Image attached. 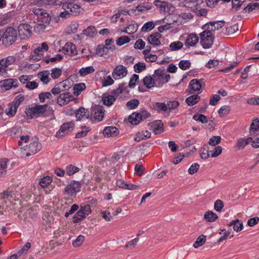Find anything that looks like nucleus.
Listing matches in <instances>:
<instances>
[{
    "label": "nucleus",
    "instance_id": "a18cd8bd",
    "mask_svg": "<svg viewBox=\"0 0 259 259\" xmlns=\"http://www.w3.org/2000/svg\"><path fill=\"white\" fill-rule=\"evenodd\" d=\"M52 178L50 176L44 177L39 182L40 186L43 188L47 187L52 182Z\"/></svg>",
    "mask_w": 259,
    "mask_h": 259
},
{
    "label": "nucleus",
    "instance_id": "0e129e2a",
    "mask_svg": "<svg viewBox=\"0 0 259 259\" xmlns=\"http://www.w3.org/2000/svg\"><path fill=\"white\" fill-rule=\"evenodd\" d=\"M222 138L220 136H213L209 140L208 144L210 146H215L221 141Z\"/></svg>",
    "mask_w": 259,
    "mask_h": 259
},
{
    "label": "nucleus",
    "instance_id": "6e6d98bb",
    "mask_svg": "<svg viewBox=\"0 0 259 259\" xmlns=\"http://www.w3.org/2000/svg\"><path fill=\"white\" fill-rule=\"evenodd\" d=\"M24 100V97L23 95L20 94L17 96L13 101L11 103L16 108H18L20 106V104L23 102Z\"/></svg>",
    "mask_w": 259,
    "mask_h": 259
},
{
    "label": "nucleus",
    "instance_id": "2f4dec72",
    "mask_svg": "<svg viewBox=\"0 0 259 259\" xmlns=\"http://www.w3.org/2000/svg\"><path fill=\"white\" fill-rule=\"evenodd\" d=\"M200 100V96L198 94L193 95L187 98L185 100L186 104L188 106H193L197 104Z\"/></svg>",
    "mask_w": 259,
    "mask_h": 259
},
{
    "label": "nucleus",
    "instance_id": "69168bd1",
    "mask_svg": "<svg viewBox=\"0 0 259 259\" xmlns=\"http://www.w3.org/2000/svg\"><path fill=\"white\" fill-rule=\"evenodd\" d=\"M146 65L144 63L138 62L134 65V71L137 73H140L146 69Z\"/></svg>",
    "mask_w": 259,
    "mask_h": 259
},
{
    "label": "nucleus",
    "instance_id": "603ef678",
    "mask_svg": "<svg viewBox=\"0 0 259 259\" xmlns=\"http://www.w3.org/2000/svg\"><path fill=\"white\" fill-rule=\"evenodd\" d=\"M114 43L113 38L107 39L105 40L104 46L109 51L113 52L115 50V46Z\"/></svg>",
    "mask_w": 259,
    "mask_h": 259
},
{
    "label": "nucleus",
    "instance_id": "ddd939ff",
    "mask_svg": "<svg viewBox=\"0 0 259 259\" xmlns=\"http://www.w3.org/2000/svg\"><path fill=\"white\" fill-rule=\"evenodd\" d=\"M127 70L125 67L120 65L117 66L112 72L113 77L115 79H121L127 74Z\"/></svg>",
    "mask_w": 259,
    "mask_h": 259
},
{
    "label": "nucleus",
    "instance_id": "e2e57ef3",
    "mask_svg": "<svg viewBox=\"0 0 259 259\" xmlns=\"http://www.w3.org/2000/svg\"><path fill=\"white\" fill-rule=\"evenodd\" d=\"M192 11L194 12L196 15L198 16H206L207 14V10L206 9H198L197 6L194 7L192 9Z\"/></svg>",
    "mask_w": 259,
    "mask_h": 259
},
{
    "label": "nucleus",
    "instance_id": "c85d7f7f",
    "mask_svg": "<svg viewBox=\"0 0 259 259\" xmlns=\"http://www.w3.org/2000/svg\"><path fill=\"white\" fill-rule=\"evenodd\" d=\"M228 226H233V229L235 231L239 232L241 231L243 228V225L242 222L239 219L234 220L229 224H228Z\"/></svg>",
    "mask_w": 259,
    "mask_h": 259
},
{
    "label": "nucleus",
    "instance_id": "9b49d317",
    "mask_svg": "<svg viewBox=\"0 0 259 259\" xmlns=\"http://www.w3.org/2000/svg\"><path fill=\"white\" fill-rule=\"evenodd\" d=\"M164 77V69H157L154 71L153 77L155 80V87L160 88L165 83Z\"/></svg>",
    "mask_w": 259,
    "mask_h": 259
},
{
    "label": "nucleus",
    "instance_id": "37998d69",
    "mask_svg": "<svg viewBox=\"0 0 259 259\" xmlns=\"http://www.w3.org/2000/svg\"><path fill=\"white\" fill-rule=\"evenodd\" d=\"M18 108L13 106L12 103H10L8 104V108L6 110V114L9 117H13L16 114Z\"/></svg>",
    "mask_w": 259,
    "mask_h": 259
},
{
    "label": "nucleus",
    "instance_id": "39448f33",
    "mask_svg": "<svg viewBox=\"0 0 259 259\" xmlns=\"http://www.w3.org/2000/svg\"><path fill=\"white\" fill-rule=\"evenodd\" d=\"M76 0H65L63 3V8L67 9L70 15L76 16L80 14L82 9L80 5L75 3Z\"/></svg>",
    "mask_w": 259,
    "mask_h": 259
},
{
    "label": "nucleus",
    "instance_id": "393cba45",
    "mask_svg": "<svg viewBox=\"0 0 259 259\" xmlns=\"http://www.w3.org/2000/svg\"><path fill=\"white\" fill-rule=\"evenodd\" d=\"M198 41L199 38L197 35L195 33H191L188 36L185 42V45L188 48L194 47Z\"/></svg>",
    "mask_w": 259,
    "mask_h": 259
},
{
    "label": "nucleus",
    "instance_id": "c9c22d12",
    "mask_svg": "<svg viewBox=\"0 0 259 259\" xmlns=\"http://www.w3.org/2000/svg\"><path fill=\"white\" fill-rule=\"evenodd\" d=\"M116 98L113 95H104L103 97V102L104 105L110 106L115 101Z\"/></svg>",
    "mask_w": 259,
    "mask_h": 259
},
{
    "label": "nucleus",
    "instance_id": "412c9836",
    "mask_svg": "<svg viewBox=\"0 0 259 259\" xmlns=\"http://www.w3.org/2000/svg\"><path fill=\"white\" fill-rule=\"evenodd\" d=\"M161 35L159 32H155L150 35L147 40L150 45L154 46H158L161 44L160 38Z\"/></svg>",
    "mask_w": 259,
    "mask_h": 259
},
{
    "label": "nucleus",
    "instance_id": "de8ad7c7",
    "mask_svg": "<svg viewBox=\"0 0 259 259\" xmlns=\"http://www.w3.org/2000/svg\"><path fill=\"white\" fill-rule=\"evenodd\" d=\"M205 241L206 236L205 235H201L197 238L193 246L194 248H197L203 245L205 242Z\"/></svg>",
    "mask_w": 259,
    "mask_h": 259
},
{
    "label": "nucleus",
    "instance_id": "f704fd0d",
    "mask_svg": "<svg viewBox=\"0 0 259 259\" xmlns=\"http://www.w3.org/2000/svg\"><path fill=\"white\" fill-rule=\"evenodd\" d=\"M129 121L133 125H137L142 120L139 113H133L128 117Z\"/></svg>",
    "mask_w": 259,
    "mask_h": 259
},
{
    "label": "nucleus",
    "instance_id": "a211bd4d",
    "mask_svg": "<svg viewBox=\"0 0 259 259\" xmlns=\"http://www.w3.org/2000/svg\"><path fill=\"white\" fill-rule=\"evenodd\" d=\"M62 52L67 55H75L77 54L76 46L72 42H67L62 48Z\"/></svg>",
    "mask_w": 259,
    "mask_h": 259
},
{
    "label": "nucleus",
    "instance_id": "5fc2aeb1",
    "mask_svg": "<svg viewBox=\"0 0 259 259\" xmlns=\"http://www.w3.org/2000/svg\"><path fill=\"white\" fill-rule=\"evenodd\" d=\"M151 8V5L148 3H143L136 7V10L139 12H143L150 10Z\"/></svg>",
    "mask_w": 259,
    "mask_h": 259
},
{
    "label": "nucleus",
    "instance_id": "423d86ee",
    "mask_svg": "<svg viewBox=\"0 0 259 259\" xmlns=\"http://www.w3.org/2000/svg\"><path fill=\"white\" fill-rule=\"evenodd\" d=\"M203 79H198L196 78L192 79L189 83L188 88L186 92L190 94L196 93L199 94L202 93V82Z\"/></svg>",
    "mask_w": 259,
    "mask_h": 259
},
{
    "label": "nucleus",
    "instance_id": "13d9d810",
    "mask_svg": "<svg viewBox=\"0 0 259 259\" xmlns=\"http://www.w3.org/2000/svg\"><path fill=\"white\" fill-rule=\"evenodd\" d=\"M108 50L106 49L104 45H99L96 50V53L100 56H103L108 53Z\"/></svg>",
    "mask_w": 259,
    "mask_h": 259
},
{
    "label": "nucleus",
    "instance_id": "f257e3e1",
    "mask_svg": "<svg viewBox=\"0 0 259 259\" xmlns=\"http://www.w3.org/2000/svg\"><path fill=\"white\" fill-rule=\"evenodd\" d=\"M16 61V57L13 56H9L0 60V76H9L8 71L13 69Z\"/></svg>",
    "mask_w": 259,
    "mask_h": 259
},
{
    "label": "nucleus",
    "instance_id": "3c124183",
    "mask_svg": "<svg viewBox=\"0 0 259 259\" xmlns=\"http://www.w3.org/2000/svg\"><path fill=\"white\" fill-rule=\"evenodd\" d=\"M140 102L138 99H132L128 101L126 106L128 109L133 110L136 109L139 105Z\"/></svg>",
    "mask_w": 259,
    "mask_h": 259
},
{
    "label": "nucleus",
    "instance_id": "338daca9",
    "mask_svg": "<svg viewBox=\"0 0 259 259\" xmlns=\"http://www.w3.org/2000/svg\"><path fill=\"white\" fill-rule=\"evenodd\" d=\"M131 40L130 38L127 36H122L116 40V44L121 46L125 44L128 43Z\"/></svg>",
    "mask_w": 259,
    "mask_h": 259
},
{
    "label": "nucleus",
    "instance_id": "a19ab883",
    "mask_svg": "<svg viewBox=\"0 0 259 259\" xmlns=\"http://www.w3.org/2000/svg\"><path fill=\"white\" fill-rule=\"evenodd\" d=\"M86 217V215L79 210L73 217L72 222L73 223H79L83 220Z\"/></svg>",
    "mask_w": 259,
    "mask_h": 259
},
{
    "label": "nucleus",
    "instance_id": "bb28decb",
    "mask_svg": "<svg viewBox=\"0 0 259 259\" xmlns=\"http://www.w3.org/2000/svg\"><path fill=\"white\" fill-rule=\"evenodd\" d=\"M151 108L154 110L156 111L158 113H160L161 112H166L167 111V108H166V105L165 103H152Z\"/></svg>",
    "mask_w": 259,
    "mask_h": 259
},
{
    "label": "nucleus",
    "instance_id": "58836bf2",
    "mask_svg": "<svg viewBox=\"0 0 259 259\" xmlns=\"http://www.w3.org/2000/svg\"><path fill=\"white\" fill-rule=\"evenodd\" d=\"M153 131L156 134L163 132V123L161 120H156L153 123Z\"/></svg>",
    "mask_w": 259,
    "mask_h": 259
},
{
    "label": "nucleus",
    "instance_id": "e433bc0d",
    "mask_svg": "<svg viewBox=\"0 0 259 259\" xmlns=\"http://www.w3.org/2000/svg\"><path fill=\"white\" fill-rule=\"evenodd\" d=\"M199 5L198 0H184L183 2V6L192 9L194 7H197Z\"/></svg>",
    "mask_w": 259,
    "mask_h": 259
},
{
    "label": "nucleus",
    "instance_id": "72a5a7b5",
    "mask_svg": "<svg viewBox=\"0 0 259 259\" xmlns=\"http://www.w3.org/2000/svg\"><path fill=\"white\" fill-rule=\"evenodd\" d=\"M95 70L93 66L82 67L79 71V74L80 76H85L88 74L93 73Z\"/></svg>",
    "mask_w": 259,
    "mask_h": 259
},
{
    "label": "nucleus",
    "instance_id": "4c0bfd02",
    "mask_svg": "<svg viewBox=\"0 0 259 259\" xmlns=\"http://www.w3.org/2000/svg\"><path fill=\"white\" fill-rule=\"evenodd\" d=\"M144 85L149 89L155 87V80L153 77L146 76L143 79Z\"/></svg>",
    "mask_w": 259,
    "mask_h": 259
},
{
    "label": "nucleus",
    "instance_id": "6ab92c4d",
    "mask_svg": "<svg viewBox=\"0 0 259 259\" xmlns=\"http://www.w3.org/2000/svg\"><path fill=\"white\" fill-rule=\"evenodd\" d=\"M259 135V119L256 118L252 121L250 124L249 136L255 137Z\"/></svg>",
    "mask_w": 259,
    "mask_h": 259
},
{
    "label": "nucleus",
    "instance_id": "8fccbe9b",
    "mask_svg": "<svg viewBox=\"0 0 259 259\" xmlns=\"http://www.w3.org/2000/svg\"><path fill=\"white\" fill-rule=\"evenodd\" d=\"M81 131L76 134V138H81L86 136L87 134L91 130L89 127H87L86 126H81Z\"/></svg>",
    "mask_w": 259,
    "mask_h": 259
},
{
    "label": "nucleus",
    "instance_id": "49530a36",
    "mask_svg": "<svg viewBox=\"0 0 259 259\" xmlns=\"http://www.w3.org/2000/svg\"><path fill=\"white\" fill-rule=\"evenodd\" d=\"M193 119L197 121H199L202 123H206L208 122L207 117L204 114L196 113L193 116Z\"/></svg>",
    "mask_w": 259,
    "mask_h": 259
},
{
    "label": "nucleus",
    "instance_id": "774afa93",
    "mask_svg": "<svg viewBox=\"0 0 259 259\" xmlns=\"http://www.w3.org/2000/svg\"><path fill=\"white\" fill-rule=\"evenodd\" d=\"M224 206V202L220 199H217L214 203V209L218 212H221Z\"/></svg>",
    "mask_w": 259,
    "mask_h": 259
},
{
    "label": "nucleus",
    "instance_id": "b1692460",
    "mask_svg": "<svg viewBox=\"0 0 259 259\" xmlns=\"http://www.w3.org/2000/svg\"><path fill=\"white\" fill-rule=\"evenodd\" d=\"M75 116L77 120H83L89 117V112L83 107H80L75 112Z\"/></svg>",
    "mask_w": 259,
    "mask_h": 259
},
{
    "label": "nucleus",
    "instance_id": "cd10ccee",
    "mask_svg": "<svg viewBox=\"0 0 259 259\" xmlns=\"http://www.w3.org/2000/svg\"><path fill=\"white\" fill-rule=\"evenodd\" d=\"M118 134V130L115 126L106 127L103 131L104 135L107 137L116 136Z\"/></svg>",
    "mask_w": 259,
    "mask_h": 259
},
{
    "label": "nucleus",
    "instance_id": "79ce46f5",
    "mask_svg": "<svg viewBox=\"0 0 259 259\" xmlns=\"http://www.w3.org/2000/svg\"><path fill=\"white\" fill-rule=\"evenodd\" d=\"M80 169L72 164H69L66 166L65 171L68 176H72L78 172Z\"/></svg>",
    "mask_w": 259,
    "mask_h": 259
},
{
    "label": "nucleus",
    "instance_id": "20e7f679",
    "mask_svg": "<svg viewBox=\"0 0 259 259\" xmlns=\"http://www.w3.org/2000/svg\"><path fill=\"white\" fill-rule=\"evenodd\" d=\"M200 37V44L203 49H209L213 44V33L207 30L204 31L199 34Z\"/></svg>",
    "mask_w": 259,
    "mask_h": 259
},
{
    "label": "nucleus",
    "instance_id": "bf43d9fd",
    "mask_svg": "<svg viewBox=\"0 0 259 259\" xmlns=\"http://www.w3.org/2000/svg\"><path fill=\"white\" fill-rule=\"evenodd\" d=\"M166 105L167 110L171 111L178 108L180 105V103L177 101H169L167 102Z\"/></svg>",
    "mask_w": 259,
    "mask_h": 259
},
{
    "label": "nucleus",
    "instance_id": "f8f14e48",
    "mask_svg": "<svg viewBox=\"0 0 259 259\" xmlns=\"http://www.w3.org/2000/svg\"><path fill=\"white\" fill-rule=\"evenodd\" d=\"M74 127V123L72 122H67L61 125L59 130L56 134V137L61 138L65 134H68Z\"/></svg>",
    "mask_w": 259,
    "mask_h": 259
},
{
    "label": "nucleus",
    "instance_id": "4d7b16f0",
    "mask_svg": "<svg viewBox=\"0 0 259 259\" xmlns=\"http://www.w3.org/2000/svg\"><path fill=\"white\" fill-rule=\"evenodd\" d=\"M183 43L180 41L172 42L169 45V48L171 51H175L179 50L182 48Z\"/></svg>",
    "mask_w": 259,
    "mask_h": 259
},
{
    "label": "nucleus",
    "instance_id": "4be33fe9",
    "mask_svg": "<svg viewBox=\"0 0 259 259\" xmlns=\"http://www.w3.org/2000/svg\"><path fill=\"white\" fill-rule=\"evenodd\" d=\"M40 147L38 141L31 142L28 147V152L26 153V156H29L35 154L40 150Z\"/></svg>",
    "mask_w": 259,
    "mask_h": 259
},
{
    "label": "nucleus",
    "instance_id": "dca6fc26",
    "mask_svg": "<svg viewBox=\"0 0 259 259\" xmlns=\"http://www.w3.org/2000/svg\"><path fill=\"white\" fill-rule=\"evenodd\" d=\"M252 141V136L239 138L236 143V146L235 147L236 151L244 149L246 145L251 143Z\"/></svg>",
    "mask_w": 259,
    "mask_h": 259
},
{
    "label": "nucleus",
    "instance_id": "7ed1b4c3",
    "mask_svg": "<svg viewBox=\"0 0 259 259\" xmlns=\"http://www.w3.org/2000/svg\"><path fill=\"white\" fill-rule=\"evenodd\" d=\"M48 106V104L29 106L26 108L25 113L29 118H37L46 112Z\"/></svg>",
    "mask_w": 259,
    "mask_h": 259
},
{
    "label": "nucleus",
    "instance_id": "9d476101",
    "mask_svg": "<svg viewBox=\"0 0 259 259\" xmlns=\"http://www.w3.org/2000/svg\"><path fill=\"white\" fill-rule=\"evenodd\" d=\"M81 184L79 181H71L65 187V191L68 194L72 195L80 191Z\"/></svg>",
    "mask_w": 259,
    "mask_h": 259
},
{
    "label": "nucleus",
    "instance_id": "f03ea898",
    "mask_svg": "<svg viewBox=\"0 0 259 259\" xmlns=\"http://www.w3.org/2000/svg\"><path fill=\"white\" fill-rule=\"evenodd\" d=\"M2 40L6 46H9L17 39V31L12 27H8L5 30H1Z\"/></svg>",
    "mask_w": 259,
    "mask_h": 259
},
{
    "label": "nucleus",
    "instance_id": "c03bdc74",
    "mask_svg": "<svg viewBox=\"0 0 259 259\" xmlns=\"http://www.w3.org/2000/svg\"><path fill=\"white\" fill-rule=\"evenodd\" d=\"M96 28L93 26H90L83 30L84 35L93 37L96 33Z\"/></svg>",
    "mask_w": 259,
    "mask_h": 259
},
{
    "label": "nucleus",
    "instance_id": "a878e982",
    "mask_svg": "<svg viewBox=\"0 0 259 259\" xmlns=\"http://www.w3.org/2000/svg\"><path fill=\"white\" fill-rule=\"evenodd\" d=\"M43 51L39 47L35 49L34 51L29 56V60L33 62H36L41 60L43 57Z\"/></svg>",
    "mask_w": 259,
    "mask_h": 259
},
{
    "label": "nucleus",
    "instance_id": "473e14b6",
    "mask_svg": "<svg viewBox=\"0 0 259 259\" xmlns=\"http://www.w3.org/2000/svg\"><path fill=\"white\" fill-rule=\"evenodd\" d=\"M50 21L51 20H49L48 23L39 22V23L35 25L34 27V32L38 34L44 32L46 27L49 25Z\"/></svg>",
    "mask_w": 259,
    "mask_h": 259
},
{
    "label": "nucleus",
    "instance_id": "4468645a",
    "mask_svg": "<svg viewBox=\"0 0 259 259\" xmlns=\"http://www.w3.org/2000/svg\"><path fill=\"white\" fill-rule=\"evenodd\" d=\"M1 87L6 91L9 90L12 88H16L18 87V82L17 79L13 78H8L5 79L1 82Z\"/></svg>",
    "mask_w": 259,
    "mask_h": 259
},
{
    "label": "nucleus",
    "instance_id": "864d4df0",
    "mask_svg": "<svg viewBox=\"0 0 259 259\" xmlns=\"http://www.w3.org/2000/svg\"><path fill=\"white\" fill-rule=\"evenodd\" d=\"M155 25L152 21H149L145 23L141 28V31L144 32H149L153 29Z\"/></svg>",
    "mask_w": 259,
    "mask_h": 259
},
{
    "label": "nucleus",
    "instance_id": "2eb2a0df",
    "mask_svg": "<svg viewBox=\"0 0 259 259\" xmlns=\"http://www.w3.org/2000/svg\"><path fill=\"white\" fill-rule=\"evenodd\" d=\"M129 92L126 83L123 82L120 83L116 89L112 90L111 94L117 98L120 94L122 93L128 94Z\"/></svg>",
    "mask_w": 259,
    "mask_h": 259
},
{
    "label": "nucleus",
    "instance_id": "5701e85b",
    "mask_svg": "<svg viewBox=\"0 0 259 259\" xmlns=\"http://www.w3.org/2000/svg\"><path fill=\"white\" fill-rule=\"evenodd\" d=\"M93 112L94 114V118L96 120L98 121L102 120L104 116V109L103 106L101 105L96 106L94 109Z\"/></svg>",
    "mask_w": 259,
    "mask_h": 259
},
{
    "label": "nucleus",
    "instance_id": "0eeeda50",
    "mask_svg": "<svg viewBox=\"0 0 259 259\" xmlns=\"http://www.w3.org/2000/svg\"><path fill=\"white\" fill-rule=\"evenodd\" d=\"M32 12L37 17V20L39 22L48 23L51 20V17L45 10L40 8H34Z\"/></svg>",
    "mask_w": 259,
    "mask_h": 259
},
{
    "label": "nucleus",
    "instance_id": "aec40b11",
    "mask_svg": "<svg viewBox=\"0 0 259 259\" xmlns=\"http://www.w3.org/2000/svg\"><path fill=\"white\" fill-rule=\"evenodd\" d=\"M65 0H37L35 1V4L39 6L52 5V6H60L63 5V3Z\"/></svg>",
    "mask_w": 259,
    "mask_h": 259
},
{
    "label": "nucleus",
    "instance_id": "6e6552de",
    "mask_svg": "<svg viewBox=\"0 0 259 259\" xmlns=\"http://www.w3.org/2000/svg\"><path fill=\"white\" fill-rule=\"evenodd\" d=\"M19 35L22 39H25L29 37L32 34L31 27L30 25L22 23L18 28Z\"/></svg>",
    "mask_w": 259,
    "mask_h": 259
},
{
    "label": "nucleus",
    "instance_id": "c756f323",
    "mask_svg": "<svg viewBox=\"0 0 259 259\" xmlns=\"http://www.w3.org/2000/svg\"><path fill=\"white\" fill-rule=\"evenodd\" d=\"M218 218L217 214L212 211H207L204 214V219L207 222H213Z\"/></svg>",
    "mask_w": 259,
    "mask_h": 259
},
{
    "label": "nucleus",
    "instance_id": "ea45409f",
    "mask_svg": "<svg viewBox=\"0 0 259 259\" xmlns=\"http://www.w3.org/2000/svg\"><path fill=\"white\" fill-rule=\"evenodd\" d=\"M154 4L160 9V13H163V11H165V7L167 6H169V3L165 1H161L159 0H155Z\"/></svg>",
    "mask_w": 259,
    "mask_h": 259
},
{
    "label": "nucleus",
    "instance_id": "f3484780",
    "mask_svg": "<svg viewBox=\"0 0 259 259\" xmlns=\"http://www.w3.org/2000/svg\"><path fill=\"white\" fill-rule=\"evenodd\" d=\"M73 98L72 96L69 93L61 94L57 98V103L60 106L68 104Z\"/></svg>",
    "mask_w": 259,
    "mask_h": 259
},
{
    "label": "nucleus",
    "instance_id": "052dcab7",
    "mask_svg": "<svg viewBox=\"0 0 259 259\" xmlns=\"http://www.w3.org/2000/svg\"><path fill=\"white\" fill-rule=\"evenodd\" d=\"M191 66V62L189 60H183L179 62V67L183 70L189 69Z\"/></svg>",
    "mask_w": 259,
    "mask_h": 259
},
{
    "label": "nucleus",
    "instance_id": "7c9ffc66",
    "mask_svg": "<svg viewBox=\"0 0 259 259\" xmlns=\"http://www.w3.org/2000/svg\"><path fill=\"white\" fill-rule=\"evenodd\" d=\"M50 74L48 70H45L38 73V77L44 84H47L50 81L49 75Z\"/></svg>",
    "mask_w": 259,
    "mask_h": 259
},
{
    "label": "nucleus",
    "instance_id": "09e8293b",
    "mask_svg": "<svg viewBox=\"0 0 259 259\" xmlns=\"http://www.w3.org/2000/svg\"><path fill=\"white\" fill-rule=\"evenodd\" d=\"M85 88V84L84 83L75 84L73 87V93L74 94L79 95L82 91L84 90Z\"/></svg>",
    "mask_w": 259,
    "mask_h": 259
},
{
    "label": "nucleus",
    "instance_id": "680f3d73",
    "mask_svg": "<svg viewBox=\"0 0 259 259\" xmlns=\"http://www.w3.org/2000/svg\"><path fill=\"white\" fill-rule=\"evenodd\" d=\"M8 161L6 158L0 160V174L2 175L6 171Z\"/></svg>",
    "mask_w": 259,
    "mask_h": 259
},
{
    "label": "nucleus",
    "instance_id": "1a4fd4ad",
    "mask_svg": "<svg viewBox=\"0 0 259 259\" xmlns=\"http://www.w3.org/2000/svg\"><path fill=\"white\" fill-rule=\"evenodd\" d=\"M225 24V22L223 20L211 21L204 25L202 28L212 33L213 31L220 30Z\"/></svg>",
    "mask_w": 259,
    "mask_h": 259
}]
</instances>
